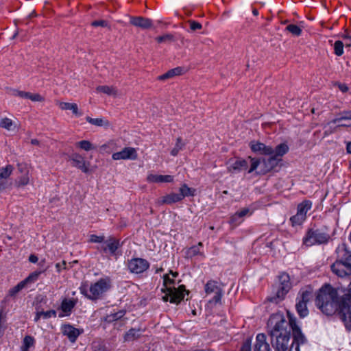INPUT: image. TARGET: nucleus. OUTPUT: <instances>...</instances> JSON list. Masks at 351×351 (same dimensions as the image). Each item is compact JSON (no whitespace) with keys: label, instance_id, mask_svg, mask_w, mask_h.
I'll list each match as a JSON object with an SVG mask.
<instances>
[{"label":"nucleus","instance_id":"c9c22d12","mask_svg":"<svg viewBox=\"0 0 351 351\" xmlns=\"http://www.w3.org/2000/svg\"><path fill=\"white\" fill-rule=\"evenodd\" d=\"M300 296L298 298L299 302H303L307 304L312 297V292L308 290H301L300 292Z\"/></svg>","mask_w":351,"mask_h":351},{"label":"nucleus","instance_id":"ea45409f","mask_svg":"<svg viewBox=\"0 0 351 351\" xmlns=\"http://www.w3.org/2000/svg\"><path fill=\"white\" fill-rule=\"evenodd\" d=\"M345 45L341 40H337L334 44V50L335 55L340 56L343 53V47Z\"/></svg>","mask_w":351,"mask_h":351},{"label":"nucleus","instance_id":"f3484780","mask_svg":"<svg viewBox=\"0 0 351 351\" xmlns=\"http://www.w3.org/2000/svg\"><path fill=\"white\" fill-rule=\"evenodd\" d=\"M228 165V171L231 173H234L237 172H240L243 170H246L248 167L247 162L241 158H238L236 160L230 159L227 162Z\"/></svg>","mask_w":351,"mask_h":351},{"label":"nucleus","instance_id":"c756f323","mask_svg":"<svg viewBox=\"0 0 351 351\" xmlns=\"http://www.w3.org/2000/svg\"><path fill=\"white\" fill-rule=\"evenodd\" d=\"M86 120L89 123L97 126H104L105 128H108L110 126V122L108 120H105L102 118L93 119L90 117H86Z\"/></svg>","mask_w":351,"mask_h":351},{"label":"nucleus","instance_id":"f8f14e48","mask_svg":"<svg viewBox=\"0 0 351 351\" xmlns=\"http://www.w3.org/2000/svg\"><path fill=\"white\" fill-rule=\"evenodd\" d=\"M288 323L289 329L291 328L293 331V341L291 344V348L295 344V347H298V349H300V345L304 343L306 341L305 337L302 333L294 319H290Z\"/></svg>","mask_w":351,"mask_h":351},{"label":"nucleus","instance_id":"6ab92c4d","mask_svg":"<svg viewBox=\"0 0 351 351\" xmlns=\"http://www.w3.org/2000/svg\"><path fill=\"white\" fill-rule=\"evenodd\" d=\"M130 23L131 25L141 29H148L153 25V22L151 19L142 16H131Z\"/></svg>","mask_w":351,"mask_h":351},{"label":"nucleus","instance_id":"a19ab883","mask_svg":"<svg viewBox=\"0 0 351 351\" xmlns=\"http://www.w3.org/2000/svg\"><path fill=\"white\" fill-rule=\"evenodd\" d=\"M34 343V339L31 336H26L23 339V351H27L30 347L33 346Z\"/></svg>","mask_w":351,"mask_h":351},{"label":"nucleus","instance_id":"6e6d98bb","mask_svg":"<svg viewBox=\"0 0 351 351\" xmlns=\"http://www.w3.org/2000/svg\"><path fill=\"white\" fill-rule=\"evenodd\" d=\"M173 38V36L171 35V34H166V35H164V36H158L156 38V40L158 42V43H162V42H165L166 40H171Z\"/></svg>","mask_w":351,"mask_h":351},{"label":"nucleus","instance_id":"774afa93","mask_svg":"<svg viewBox=\"0 0 351 351\" xmlns=\"http://www.w3.org/2000/svg\"><path fill=\"white\" fill-rule=\"evenodd\" d=\"M346 150L349 154H351V142L347 144Z\"/></svg>","mask_w":351,"mask_h":351},{"label":"nucleus","instance_id":"ddd939ff","mask_svg":"<svg viewBox=\"0 0 351 351\" xmlns=\"http://www.w3.org/2000/svg\"><path fill=\"white\" fill-rule=\"evenodd\" d=\"M332 271L339 277L351 276V263H343L341 261H335L331 265Z\"/></svg>","mask_w":351,"mask_h":351},{"label":"nucleus","instance_id":"b1692460","mask_svg":"<svg viewBox=\"0 0 351 351\" xmlns=\"http://www.w3.org/2000/svg\"><path fill=\"white\" fill-rule=\"evenodd\" d=\"M96 91L113 97H117L119 95L118 89L113 86H98L96 88Z\"/></svg>","mask_w":351,"mask_h":351},{"label":"nucleus","instance_id":"4be33fe9","mask_svg":"<svg viewBox=\"0 0 351 351\" xmlns=\"http://www.w3.org/2000/svg\"><path fill=\"white\" fill-rule=\"evenodd\" d=\"M147 181L149 183H169L173 181V176L170 175L149 174Z\"/></svg>","mask_w":351,"mask_h":351},{"label":"nucleus","instance_id":"39448f33","mask_svg":"<svg viewBox=\"0 0 351 351\" xmlns=\"http://www.w3.org/2000/svg\"><path fill=\"white\" fill-rule=\"evenodd\" d=\"M279 284L276 287L274 295L268 298V300L276 304L279 303L284 300L285 296L289 292L291 287L289 276L286 273H282L279 276Z\"/></svg>","mask_w":351,"mask_h":351},{"label":"nucleus","instance_id":"e2e57ef3","mask_svg":"<svg viewBox=\"0 0 351 351\" xmlns=\"http://www.w3.org/2000/svg\"><path fill=\"white\" fill-rule=\"evenodd\" d=\"M38 257L34 254H32L29 257V262L33 263H36L38 261Z\"/></svg>","mask_w":351,"mask_h":351},{"label":"nucleus","instance_id":"bb28decb","mask_svg":"<svg viewBox=\"0 0 351 351\" xmlns=\"http://www.w3.org/2000/svg\"><path fill=\"white\" fill-rule=\"evenodd\" d=\"M183 69L181 67H176L172 69L169 70L165 73L158 76V79L159 80H165L167 79H170L176 76H179L182 74Z\"/></svg>","mask_w":351,"mask_h":351},{"label":"nucleus","instance_id":"0eeeda50","mask_svg":"<svg viewBox=\"0 0 351 351\" xmlns=\"http://www.w3.org/2000/svg\"><path fill=\"white\" fill-rule=\"evenodd\" d=\"M341 314L346 327L351 330V282L349 285L348 293L341 300Z\"/></svg>","mask_w":351,"mask_h":351},{"label":"nucleus","instance_id":"a878e982","mask_svg":"<svg viewBox=\"0 0 351 351\" xmlns=\"http://www.w3.org/2000/svg\"><path fill=\"white\" fill-rule=\"evenodd\" d=\"M59 107L62 110H71L75 116H81L82 114L75 103L60 102Z\"/></svg>","mask_w":351,"mask_h":351},{"label":"nucleus","instance_id":"79ce46f5","mask_svg":"<svg viewBox=\"0 0 351 351\" xmlns=\"http://www.w3.org/2000/svg\"><path fill=\"white\" fill-rule=\"evenodd\" d=\"M306 219L305 216L297 213L295 215L291 217L290 220L293 226H298L302 224Z\"/></svg>","mask_w":351,"mask_h":351},{"label":"nucleus","instance_id":"4d7b16f0","mask_svg":"<svg viewBox=\"0 0 351 351\" xmlns=\"http://www.w3.org/2000/svg\"><path fill=\"white\" fill-rule=\"evenodd\" d=\"M108 25V22L104 20H99L95 21L92 23V25L95 27L101 26V27H107Z\"/></svg>","mask_w":351,"mask_h":351},{"label":"nucleus","instance_id":"f704fd0d","mask_svg":"<svg viewBox=\"0 0 351 351\" xmlns=\"http://www.w3.org/2000/svg\"><path fill=\"white\" fill-rule=\"evenodd\" d=\"M306 305H307V304L304 303L303 302H299V301L296 304L297 311H298V314L300 315V316L302 317H306L308 313V311Z\"/></svg>","mask_w":351,"mask_h":351},{"label":"nucleus","instance_id":"4468645a","mask_svg":"<svg viewBox=\"0 0 351 351\" xmlns=\"http://www.w3.org/2000/svg\"><path fill=\"white\" fill-rule=\"evenodd\" d=\"M72 165L84 173H88L90 163L86 162L84 158L77 153H73L69 157Z\"/></svg>","mask_w":351,"mask_h":351},{"label":"nucleus","instance_id":"864d4df0","mask_svg":"<svg viewBox=\"0 0 351 351\" xmlns=\"http://www.w3.org/2000/svg\"><path fill=\"white\" fill-rule=\"evenodd\" d=\"M104 236H97L95 234H93L90 236V241L92 243H101L104 241Z\"/></svg>","mask_w":351,"mask_h":351},{"label":"nucleus","instance_id":"20e7f679","mask_svg":"<svg viewBox=\"0 0 351 351\" xmlns=\"http://www.w3.org/2000/svg\"><path fill=\"white\" fill-rule=\"evenodd\" d=\"M173 283V280L171 279L168 275L164 276V285L166 291L162 296V300L165 302L169 301L171 303L178 304L184 298V292L186 291L184 285H180L178 288L171 285Z\"/></svg>","mask_w":351,"mask_h":351},{"label":"nucleus","instance_id":"e433bc0d","mask_svg":"<svg viewBox=\"0 0 351 351\" xmlns=\"http://www.w3.org/2000/svg\"><path fill=\"white\" fill-rule=\"evenodd\" d=\"M0 125L9 131L14 130L15 127L14 123L10 119L7 117H5L1 120Z\"/></svg>","mask_w":351,"mask_h":351},{"label":"nucleus","instance_id":"7c9ffc66","mask_svg":"<svg viewBox=\"0 0 351 351\" xmlns=\"http://www.w3.org/2000/svg\"><path fill=\"white\" fill-rule=\"evenodd\" d=\"M31 174L21 175L16 181V186L19 188L24 187L31 183Z\"/></svg>","mask_w":351,"mask_h":351},{"label":"nucleus","instance_id":"bf43d9fd","mask_svg":"<svg viewBox=\"0 0 351 351\" xmlns=\"http://www.w3.org/2000/svg\"><path fill=\"white\" fill-rule=\"evenodd\" d=\"M248 208H243L241 210L237 212V216H238L239 218H241L244 216H245L249 213Z\"/></svg>","mask_w":351,"mask_h":351},{"label":"nucleus","instance_id":"9b49d317","mask_svg":"<svg viewBox=\"0 0 351 351\" xmlns=\"http://www.w3.org/2000/svg\"><path fill=\"white\" fill-rule=\"evenodd\" d=\"M149 263L143 258H135L128 262V269L132 273L141 274L149 267Z\"/></svg>","mask_w":351,"mask_h":351},{"label":"nucleus","instance_id":"72a5a7b5","mask_svg":"<svg viewBox=\"0 0 351 351\" xmlns=\"http://www.w3.org/2000/svg\"><path fill=\"white\" fill-rule=\"evenodd\" d=\"M311 205L312 204L310 201H304L298 205L297 213L306 217V213L311 209Z\"/></svg>","mask_w":351,"mask_h":351},{"label":"nucleus","instance_id":"69168bd1","mask_svg":"<svg viewBox=\"0 0 351 351\" xmlns=\"http://www.w3.org/2000/svg\"><path fill=\"white\" fill-rule=\"evenodd\" d=\"M66 265V262H65V261H62V263H57V264L56 265V268L58 269V270L60 271V269H61V267H62V266H64V265Z\"/></svg>","mask_w":351,"mask_h":351},{"label":"nucleus","instance_id":"9d476101","mask_svg":"<svg viewBox=\"0 0 351 351\" xmlns=\"http://www.w3.org/2000/svg\"><path fill=\"white\" fill-rule=\"evenodd\" d=\"M206 294L213 293V298L209 300L210 303L217 304L220 302L223 294L222 289L213 280L208 281L205 286Z\"/></svg>","mask_w":351,"mask_h":351},{"label":"nucleus","instance_id":"680f3d73","mask_svg":"<svg viewBox=\"0 0 351 351\" xmlns=\"http://www.w3.org/2000/svg\"><path fill=\"white\" fill-rule=\"evenodd\" d=\"M341 37L343 40H346L351 39V34L347 30H346L345 32L341 35Z\"/></svg>","mask_w":351,"mask_h":351},{"label":"nucleus","instance_id":"13d9d810","mask_svg":"<svg viewBox=\"0 0 351 351\" xmlns=\"http://www.w3.org/2000/svg\"><path fill=\"white\" fill-rule=\"evenodd\" d=\"M343 119H351V111L348 112V116H343L341 118L335 119L332 121V123H337L340 122Z\"/></svg>","mask_w":351,"mask_h":351},{"label":"nucleus","instance_id":"49530a36","mask_svg":"<svg viewBox=\"0 0 351 351\" xmlns=\"http://www.w3.org/2000/svg\"><path fill=\"white\" fill-rule=\"evenodd\" d=\"M17 169L22 175L30 174L29 166L25 162L18 163Z\"/></svg>","mask_w":351,"mask_h":351},{"label":"nucleus","instance_id":"2eb2a0df","mask_svg":"<svg viewBox=\"0 0 351 351\" xmlns=\"http://www.w3.org/2000/svg\"><path fill=\"white\" fill-rule=\"evenodd\" d=\"M250 147L253 152L261 155H272L276 152V147L273 148L259 141L250 142Z\"/></svg>","mask_w":351,"mask_h":351},{"label":"nucleus","instance_id":"5701e85b","mask_svg":"<svg viewBox=\"0 0 351 351\" xmlns=\"http://www.w3.org/2000/svg\"><path fill=\"white\" fill-rule=\"evenodd\" d=\"M337 254L338 260L336 261H341L343 263H351V252L348 250L345 245L339 246L337 248Z\"/></svg>","mask_w":351,"mask_h":351},{"label":"nucleus","instance_id":"393cba45","mask_svg":"<svg viewBox=\"0 0 351 351\" xmlns=\"http://www.w3.org/2000/svg\"><path fill=\"white\" fill-rule=\"evenodd\" d=\"M181 200L182 198L180 194L172 193L160 197L158 202L160 204H171Z\"/></svg>","mask_w":351,"mask_h":351},{"label":"nucleus","instance_id":"37998d69","mask_svg":"<svg viewBox=\"0 0 351 351\" xmlns=\"http://www.w3.org/2000/svg\"><path fill=\"white\" fill-rule=\"evenodd\" d=\"M76 145L85 151H90L94 149L92 143L90 141L86 140L77 142Z\"/></svg>","mask_w":351,"mask_h":351},{"label":"nucleus","instance_id":"338daca9","mask_svg":"<svg viewBox=\"0 0 351 351\" xmlns=\"http://www.w3.org/2000/svg\"><path fill=\"white\" fill-rule=\"evenodd\" d=\"M346 47H351V39H348L346 40L343 41Z\"/></svg>","mask_w":351,"mask_h":351},{"label":"nucleus","instance_id":"58836bf2","mask_svg":"<svg viewBox=\"0 0 351 351\" xmlns=\"http://www.w3.org/2000/svg\"><path fill=\"white\" fill-rule=\"evenodd\" d=\"M184 144L182 141V138L180 137H178L176 139V143L175 145V147L173 148V149L171 151V154L173 156H176L178 155V152L182 149L184 147Z\"/></svg>","mask_w":351,"mask_h":351},{"label":"nucleus","instance_id":"de8ad7c7","mask_svg":"<svg viewBox=\"0 0 351 351\" xmlns=\"http://www.w3.org/2000/svg\"><path fill=\"white\" fill-rule=\"evenodd\" d=\"M30 100L34 102H44L45 98L39 93H31Z\"/></svg>","mask_w":351,"mask_h":351},{"label":"nucleus","instance_id":"2f4dec72","mask_svg":"<svg viewBox=\"0 0 351 351\" xmlns=\"http://www.w3.org/2000/svg\"><path fill=\"white\" fill-rule=\"evenodd\" d=\"M125 314V311L121 310L117 313H111L109 315H107L104 320L107 322L111 323L115 321H117L120 319H121Z\"/></svg>","mask_w":351,"mask_h":351},{"label":"nucleus","instance_id":"5fc2aeb1","mask_svg":"<svg viewBox=\"0 0 351 351\" xmlns=\"http://www.w3.org/2000/svg\"><path fill=\"white\" fill-rule=\"evenodd\" d=\"M189 23L190 24V27H191V30H193V31H195L197 29H200L202 27V24L197 21H189Z\"/></svg>","mask_w":351,"mask_h":351},{"label":"nucleus","instance_id":"423d86ee","mask_svg":"<svg viewBox=\"0 0 351 351\" xmlns=\"http://www.w3.org/2000/svg\"><path fill=\"white\" fill-rule=\"evenodd\" d=\"M110 285L106 279H100L97 282L92 285L88 291L85 288H81V293L85 295L90 300L98 299L104 292L108 290Z\"/></svg>","mask_w":351,"mask_h":351},{"label":"nucleus","instance_id":"8fccbe9b","mask_svg":"<svg viewBox=\"0 0 351 351\" xmlns=\"http://www.w3.org/2000/svg\"><path fill=\"white\" fill-rule=\"evenodd\" d=\"M31 93H30V92H25V91H22V90H15L14 95L19 97L21 98L30 99Z\"/></svg>","mask_w":351,"mask_h":351},{"label":"nucleus","instance_id":"0e129e2a","mask_svg":"<svg viewBox=\"0 0 351 351\" xmlns=\"http://www.w3.org/2000/svg\"><path fill=\"white\" fill-rule=\"evenodd\" d=\"M8 187V184L4 181L0 182V192L5 190Z\"/></svg>","mask_w":351,"mask_h":351},{"label":"nucleus","instance_id":"6e6552de","mask_svg":"<svg viewBox=\"0 0 351 351\" xmlns=\"http://www.w3.org/2000/svg\"><path fill=\"white\" fill-rule=\"evenodd\" d=\"M328 235L319 230H309L304 238V244L306 246H312L315 244L325 243L328 240Z\"/></svg>","mask_w":351,"mask_h":351},{"label":"nucleus","instance_id":"7ed1b4c3","mask_svg":"<svg viewBox=\"0 0 351 351\" xmlns=\"http://www.w3.org/2000/svg\"><path fill=\"white\" fill-rule=\"evenodd\" d=\"M316 305L326 315H333L337 311L341 312V302H339L337 291L330 285L319 289Z\"/></svg>","mask_w":351,"mask_h":351},{"label":"nucleus","instance_id":"1a4fd4ad","mask_svg":"<svg viewBox=\"0 0 351 351\" xmlns=\"http://www.w3.org/2000/svg\"><path fill=\"white\" fill-rule=\"evenodd\" d=\"M42 271H34L30 274L26 278L21 281L16 286L13 287L8 291V296L14 298L22 289L25 288L28 285L35 282Z\"/></svg>","mask_w":351,"mask_h":351},{"label":"nucleus","instance_id":"aec40b11","mask_svg":"<svg viewBox=\"0 0 351 351\" xmlns=\"http://www.w3.org/2000/svg\"><path fill=\"white\" fill-rule=\"evenodd\" d=\"M62 332L64 335L66 336L71 342L74 343L80 334L77 328H74L73 326L66 324L62 327Z\"/></svg>","mask_w":351,"mask_h":351},{"label":"nucleus","instance_id":"052dcab7","mask_svg":"<svg viewBox=\"0 0 351 351\" xmlns=\"http://www.w3.org/2000/svg\"><path fill=\"white\" fill-rule=\"evenodd\" d=\"M339 90L341 91H342L343 93H346L348 90V87L347 86L346 84H340V83H338L337 84Z\"/></svg>","mask_w":351,"mask_h":351},{"label":"nucleus","instance_id":"09e8293b","mask_svg":"<svg viewBox=\"0 0 351 351\" xmlns=\"http://www.w3.org/2000/svg\"><path fill=\"white\" fill-rule=\"evenodd\" d=\"M42 317L44 319H49L51 317H56V311L55 310H50L47 311H40Z\"/></svg>","mask_w":351,"mask_h":351},{"label":"nucleus","instance_id":"412c9836","mask_svg":"<svg viewBox=\"0 0 351 351\" xmlns=\"http://www.w3.org/2000/svg\"><path fill=\"white\" fill-rule=\"evenodd\" d=\"M105 245L102 246V250L105 252L109 251L111 254H115L117 250L121 246L119 240L110 237L104 242Z\"/></svg>","mask_w":351,"mask_h":351},{"label":"nucleus","instance_id":"c03bdc74","mask_svg":"<svg viewBox=\"0 0 351 351\" xmlns=\"http://www.w3.org/2000/svg\"><path fill=\"white\" fill-rule=\"evenodd\" d=\"M186 256L188 257H191V258L194 256H196L197 254H200L202 256H204V255L202 253H200L199 250V247L198 246H195V245L192 246L190 248H189L186 250Z\"/></svg>","mask_w":351,"mask_h":351},{"label":"nucleus","instance_id":"dca6fc26","mask_svg":"<svg viewBox=\"0 0 351 351\" xmlns=\"http://www.w3.org/2000/svg\"><path fill=\"white\" fill-rule=\"evenodd\" d=\"M138 157L136 150L131 147L123 148L121 151L114 153L112 158L114 160H136Z\"/></svg>","mask_w":351,"mask_h":351},{"label":"nucleus","instance_id":"f03ea898","mask_svg":"<svg viewBox=\"0 0 351 351\" xmlns=\"http://www.w3.org/2000/svg\"><path fill=\"white\" fill-rule=\"evenodd\" d=\"M289 151V147L286 143H280L276 147V152L272 155H269L268 158H263L258 159L248 157L250 160L251 165L250 168L248 170V173H251L258 169L256 174L265 175L272 170H274L278 164L282 161V157L287 153Z\"/></svg>","mask_w":351,"mask_h":351},{"label":"nucleus","instance_id":"c85d7f7f","mask_svg":"<svg viewBox=\"0 0 351 351\" xmlns=\"http://www.w3.org/2000/svg\"><path fill=\"white\" fill-rule=\"evenodd\" d=\"M75 305V301L73 299H64L62 302L60 308L66 315H69Z\"/></svg>","mask_w":351,"mask_h":351},{"label":"nucleus","instance_id":"603ef678","mask_svg":"<svg viewBox=\"0 0 351 351\" xmlns=\"http://www.w3.org/2000/svg\"><path fill=\"white\" fill-rule=\"evenodd\" d=\"M93 351H108L105 345L101 343H95L93 345Z\"/></svg>","mask_w":351,"mask_h":351},{"label":"nucleus","instance_id":"f257e3e1","mask_svg":"<svg viewBox=\"0 0 351 351\" xmlns=\"http://www.w3.org/2000/svg\"><path fill=\"white\" fill-rule=\"evenodd\" d=\"M268 326L272 327L269 334L275 351H287L289 347L290 330L283 315H272L268 321Z\"/></svg>","mask_w":351,"mask_h":351},{"label":"nucleus","instance_id":"3c124183","mask_svg":"<svg viewBox=\"0 0 351 351\" xmlns=\"http://www.w3.org/2000/svg\"><path fill=\"white\" fill-rule=\"evenodd\" d=\"M251 344H252L251 339H246L243 342V343L241 348V351H251L252 350Z\"/></svg>","mask_w":351,"mask_h":351},{"label":"nucleus","instance_id":"a211bd4d","mask_svg":"<svg viewBox=\"0 0 351 351\" xmlns=\"http://www.w3.org/2000/svg\"><path fill=\"white\" fill-rule=\"evenodd\" d=\"M254 351H271L265 334L259 333L256 335L254 344Z\"/></svg>","mask_w":351,"mask_h":351},{"label":"nucleus","instance_id":"473e14b6","mask_svg":"<svg viewBox=\"0 0 351 351\" xmlns=\"http://www.w3.org/2000/svg\"><path fill=\"white\" fill-rule=\"evenodd\" d=\"M195 189L193 188L189 187L186 184H184L180 188V195L181 196L182 199L185 197L189 196H194L195 195Z\"/></svg>","mask_w":351,"mask_h":351},{"label":"nucleus","instance_id":"4c0bfd02","mask_svg":"<svg viewBox=\"0 0 351 351\" xmlns=\"http://www.w3.org/2000/svg\"><path fill=\"white\" fill-rule=\"evenodd\" d=\"M140 335L141 331L139 329L132 328L125 335V340L132 341L135 338L139 337Z\"/></svg>","mask_w":351,"mask_h":351},{"label":"nucleus","instance_id":"a18cd8bd","mask_svg":"<svg viewBox=\"0 0 351 351\" xmlns=\"http://www.w3.org/2000/svg\"><path fill=\"white\" fill-rule=\"evenodd\" d=\"M286 29L294 36H300L302 29L296 25L291 24L287 26Z\"/></svg>","mask_w":351,"mask_h":351},{"label":"nucleus","instance_id":"cd10ccee","mask_svg":"<svg viewBox=\"0 0 351 351\" xmlns=\"http://www.w3.org/2000/svg\"><path fill=\"white\" fill-rule=\"evenodd\" d=\"M14 167L11 165H7L4 167L0 168V182L4 181L7 184V180L12 175Z\"/></svg>","mask_w":351,"mask_h":351}]
</instances>
